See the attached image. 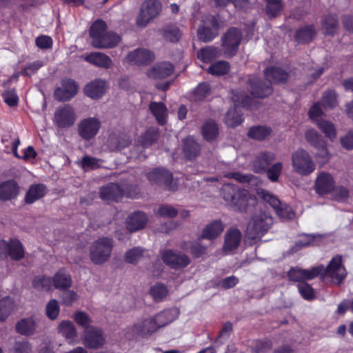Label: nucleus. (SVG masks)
<instances>
[{"label":"nucleus","mask_w":353,"mask_h":353,"mask_svg":"<svg viewBox=\"0 0 353 353\" xmlns=\"http://www.w3.org/2000/svg\"><path fill=\"white\" fill-rule=\"evenodd\" d=\"M321 274L330 276L334 283L340 285L347 275L343 265L342 256L338 254L334 256L325 268L323 265H319L311 270L292 268L288 272V276L290 280L301 283L303 280L312 279Z\"/></svg>","instance_id":"1"},{"label":"nucleus","mask_w":353,"mask_h":353,"mask_svg":"<svg viewBox=\"0 0 353 353\" xmlns=\"http://www.w3.org/2000/svg\"><path fill=\"white\" fill-rule=\"evenodd\" d=\"M221 194L227 204L239 212H252L257 204L255 196L251 194L247 190L232 184L223 185Z\"/></svg>","instance_id":"2"},{"label":"nucleus","mask_w":353,"mask_h":353,"mask_svg":"<svg viewBox=\"0 0 353 353\" xmlns=\"http://www.w3.org/2000/svg\"><path fill=\"white\" fill-rule=\"evenodd\" d=\"M136 185L122 183L121 184L110 183L100 189V197L106 202L116 201L121 199L123 195L135 198L138 194Z\"/></svg>","instance_id":"3"},{"label":"nucleus","mask_w":353,"mask_h":353,"mask_svg":"<svg viewBox=\"0 0 353 353\" xmlns=\"http://www.w3.org/2000/svg\"><path fill=\"white\" fill-rule=\"evenodd\" d=\"M232 100L234 103V107L230 108L225 114V123L230 128H234L243 121L242 114L238 110L239 105L252 109V99L248 95L245 94L241 92H233Z\"/></svg>","instance_id":"4"},{"label":"nucleus","mask_w":353,"mask_h":353,"mask_svg":"<svg viewBox=\"0 0 353 353\" xmlns=\"http://www.w3.org/2000/svg\"><path fill=\"white\" fill-rule=\"evenodd\" d=\"M273 224V219L268 212H261L253 216L247 227L248 239L257 241L269 230Z\"/></svg>","instance_id":"5"},{"label":"nucleus","mask_w":353,"mask_h":353,"mask_svg":"<svg viewBox=\"0 0 353 353\" xmlns=\"http://www.w3.org/2000/svg\"><path fill=\"white\" fill-rule=\"evenodd\" d=\"M113 248V241L108 237H101L93 242L90 248V260L97 265L108 261Z\"/></svg>","instance_id":"6"},{"label":"nucleus","mask_w":353,"mask_h":353,"mask_svg":"<svg viewBox=\"0 0 353 353\" xmlns=\"http://www.w3.org/2000/svg\"><path fill=\"white\" fill-rule=\"evenodd\" d=\"M292 163L294 171L303 176L310 174L316 167L309 153L301 148L292 154Z\"/></svg>","instance_id":"7"},{"label":"nucleus","mask_w":353,"mask_h":353,"mask_svg":"<svg viewBox=\"0 0 353 353\" xmlns=\"http://www.w3.org/2000/svg\"><path fill=\"white\" fill-rule=\"evenodd\" d=\"M161 10V3L159 0H145L137 18V25L141 28L145 27L159 15Z\"/></svg>","instance_id":"8"},{"label":"nucleus","mask_w":353,"mask_h":353,"mask_svg":"<svg viewBox=\"0 0 353 353\" xmlns=\"http://www.w3.org/2000/svg\"><path fill=\"white\" fill-rule=\"evenodd\" d=\"M242 39V33L236 28H230L222 37V50L226 57L236 54Z\"/></svg>","instance_id":"9"},{"label":"nucleus","mask_w":353,"mask_h":353,"mask_svg":"<svg viewBox=\"0 0 353 353\" xmlns=\"http://www.w3.org/2000/svg\"><path fill=\"white\" fill-rule=\"evenodd\" d=\"M76 114L73 108L65 104L57 108L54 114L53 122L59 128H67L74 125Z\"/></svg>","instance_id":"10"},{"label":"nucleus","mask_w":353,"mask_h":353,"mask_svg":"<svg viewBox=\"0 0 353 353\" xmlns=\"http://www.w3.org/2000/svg\"><path fill=\"white\" fill-rule=\"evenodd\" d=\"M146 176L150 183L163 187L168 190H175L176 187L172 183V174L163 168H156L147 173Z\"/></svg>","instance_id":"11"},{"label":"nucleus","mask_w":353,"mask_h":353,"mask_svg":"<svg viewBox=\"0 0 353 353\" xmlns=\"http://www.w3.org/2000/svg\"><path fill=\"white\" fill-rule=\"evenodd\" d=\"M101 121L96 117H89L80 121L78 125L79 136L85 140H90L98 133Z\"/></svg>","instance_id":"12"},{"label":"nucleus","mask_w":353,"mask_h":353,"mask_svg":"<svg viewBox=\"0 0 353 353\" xmlns=\"http://www.w3.org/2000/svg\"><path fill=\"white\" fill-rule=\"evenodd\" d=\"M248 89L254 98H265L272 93L270 83L258 77H252L248 81Z\"/></svg>","instance_id":"13"},{"label":"nucleus","mask_w":353,"mask_h":353,"mask_svg":"<svg viewBox=\"0 0 353 353\" xmlns=\"http://www.w3.org/2000/svg\"><path fill=\"white\" fill-rule=\"evenodd\" d=\"M161 258L165 264L174 269L185 268L190 263V259L187 255L172 250L164 251Z\"/></svg>","instance_id":"14"},{"label":"nucleus","mask_w":353,"mask_h":353,"mask_svg":"<svg viewBox=\"0 0 353 353\" xmlns=\"http://www.w3.org/2000/svg\"><path fill=\"white\" fill-rule=\"evenodd\" d=\"M61 86L55 89L54 98L59 101H67L71 99L78 91V86L74 81L65 79L61 81Z\"/></svg>","instance_id":"15"},{"label":"nucleus","mask_w":353,"mask_h":353,"mask_svg":"<svg viewBox=\"0 0 353 353\" xmlns=\"http://www.w3.org/2000/svg\"><path fill=\"white\" fill-rule=\"evenodd\" d=\"M105 338L103 332L94 327L86 328L84 336V344L89 348L98 349L105 343Z\"/></svg>","instance_id":"16"},{"label":"nucleus","mask_w":353,"mask_h":353,"mask_svg":"<svg viewBox=\"0 0 353 353\" xmlns=\"http://www.w3.org/2000/svg\"><path fill=\"white\" fill-rule=\"evenodd\" d=\"M127 59L135 65H148L154 61V55L148 49L137 48L128 53Z\"/></svg>","instance_id":"17"},{"label":"nucleus","mask_w":353,"mask_h":353,"mask_svg":"<svg viewBox=\"0 0 353 353\" xmlns=\"http://www.w3.org/2000/svg\"><path fill=\"white\" fill-rule=\"evenodd\" d=\"M276 159V156L270 152L259 153L252 162V169L255 173H264Z\"/></svg>","instance_id":"18"},{"label":"nucleus","mask_w":353,"mask_h":353,"mask_svg":"<svg viewBox=\"0 0 353 353\" xmlns=\"http://www.w3.org/2000/svg\"><path fill=\"white\" fill-rule=\"evenodd\" d=\"M211 28L205 26H201L197 30V37L204 42L212 41L218 35L219 23L214 16L209 18Z\"/></svg>","instance_id":"19"},{"label":"nucleus","mask_w":353,"mask_h":353,"mask_svg":"<svg viewBox=\"0 0 353 353\" xmlns=\"http://www.w3.org/2000/svg\"><path fill=\"white\" fill-rule=\"evenodd\" d=\"M334 186V181L332 175L322 172L316 179L314 189L319 194H324L331 192Z\"/></svg>","instance_id":"20"},{"label":"nucleus","mask_w":353,"mask_h":353,"mask_svg":"<svg viewBox=\"0 0 353 353\" xmlns=\"http://www.w3.org/2000/svg\"><path fill=\"white\" fill-rule=\"evenodd\" d=\"M174 72L173 65L168 62L155 65L147 72L148 77L154 79H162L170 77Z\"/></svg>","instance_id":"21"},{"label":"nucleus","mask_w":353,"mask_h":353,"mask_svg":"<svg viewBox=\"0 0 353 353\" xmlns=\"http://www.w3.org/2000/svg\"><path fill=\"white\" fill-rule=\"evenodd\" d=\"M105 91V81L96 79L88 83L84 88L85 94L93 99L101 98Z\"/></svg>","instance_id":"22"},{"label":"nucleus","mask_w":353,"mask_h":353,"mask_svg":"<svg viewBox=\"0 0 353 353\" xmlns=\"http://www.w3.org/2000/svg\"><path fill=\"white\" fill-rule=\"evenodd\" d=\"M148 221L145 214L137 212L128 217L126 221V228L131 232H135L143 228Z\"/></svg>","instance_id":"23"},{"label":"nucleus","mask_w":353,"mask_h":353,"mask_svg":"<svg viewBox=\"0 0 353 353\" xmlns=\"http://www.w3.org/2000/svg\"><path fill=\"white\" fill-rule=\"evenodd\" d=\"M177 316L178 311L176 309H168L159 312L152 317L159 330L171 323L177 318Z\"/></svg>","instance_id":"24"},{"label":"nucleus","mask_w":353,"mask_h":353,"mask_svg":"<svg viewBox=\"0 0 353 353\" xmlns=\"http://www.w3.org/2000/svg\"><path fill=\"white\" fill-rule=\"evenodd\" d=\"M132 329L133 332L141 336L150 335L158 330L153 317L145 319L134 324Z\"/></svg>","instance_id":"25"},{"label":"nucleus","mask_w":353,"mask_h":353,"mask_svg":"<svg viewBox=\"0 0 353 353\" xmlns=\"http://www.w3.org/2000/svg\"><path fill=\"white\" fill-rule=\"evenodd\" d=\"M85 60L97 67L109 68L112 65L111 59L102 52H92L85 56Z\"/></svg>","instance_id":"26"},{"label":"nucleus","mask_w":353,"mask_h":353,"mask_svg":"<svg viewBox=\"0 0 353 353\" xmlns=\"http://www.w3.org/2000/svg\"><path fill=\"white\" fill-rule=\"evenodd\" d=\"M224 226L219 220L214 221L208 224L203 230L201 239L212 240L218 237L223 231Z\"/></svg>","instance_id":"27"},{"label":"nucleus","mask_w":353,"mask_h":353,"mask_svg":"<svg viewBox=\"0 0 353 353\" xmlns=\"http://www.w3.org/2000/svg\"><path fill=\"white\" fill-rule=\"evenodd\" d=\"M265 76L270 83H283L286 82L289 77V74L287 72L278 67H272L266 69Z\"/></svg>","instance_id":"28"},{"label":"nucleus","mask_w":353,"mask_h":353,"mask_svg":"<svg viewBox=\"0 0 353 353\" xmlns=\"http://www.w3.org/2000/svg\"><path fill=\"white\" fill-rule=\"evenodd\" d=\"M52 282L56 289L65 290L72 283L70 274L64 269L59 270L53 276Z\"/></svg>","instance_id":"29"},{"label":"nucleus","mask_w":353,"mask_h":353,"mask_svg":"<svg viewBox=\"0 0 353 353\" xmlns=\"http://www.w3.org/2000/svg\"><path fill=\"white\" fill-rule=\"evenodd\" d=\"M241 239V232L237 229H230L225 233L223 250L230 252L236 249Z\"/></svg>","instance_id":"30"},{"label":"nucleus","mask_w":353,"mask_h":353,"mask_svg":"<svg viewBox=\"0 0 353 353\" xmlns=\"http://www.w3.org/2000/svg\"><path fill=\"white\" fill-rule=\"evenodd\" d=\"M321 238L322 236L320 234H300L299 240L296 241L295 245L292 248L291 250L293 252H296L303 248L316 245Z\"/></svg>","instance_id":"31"},{"label":"nucleus","mask_w":353,"mask_h":353,"mask_svg":"<svg viewBox=\"0 0 353 353\" xmlns=\"http://www.w3.org/2000/svg\"><path fill=\"white\" fill-rule=\"evenodd\" d=\"M18 192L17 184L12 180L5 181L0 185V200H11L17 196Z\"/></svg>","instance_id":"32"},{"label":"nucleus","mask_w":353,"mask_h":353,"mask_svg":"<svg viewBox=\"0 0 353 353\" xmlns=\"http://www.w3.org/2000/svg\"><path fill=\"white\" fill-rule=\"evenodd\" d=\"M183 153L188 160L196 158L201 153L200 145L192 138L183 141Z\"/></svg>","instance_id":"33"},{"label":"nucleus","mask_w":353,"mask_h":353,"mask_svg":"<svg viewBox=\"0 0 353 353\" xmlns=\"http://www.w3.org/2000/svg\"><path fill=\"white\" fill-rule=\"evenodd\" d=\"M107 25L101 20L94 22L90 29V36L92 38V45L96 43L98 46H103L99 39L106 32Z\"/></svg>","instance_id":"34"},{"label":"nucleus","mask_w":353,"mask_h":353,"mask_svg":"<svg viewBox=\"0 0 353 353\" xmlns=\"http://www.w3.org/2000/svg\"><path fill=\"white\" fill-rule=\"evenodd\" d=\"M37 328V321L32 318L23 319L16 325L17 332L23 335H32Z\"/></svg>","instance_id":"35"},{"label":"nucleus","mask_w":353,"mask_h":353,"mask_svg":"<svg viewBox=\"0 0 353 353\" xmlns=\"http://www.w3.org/2000/svg\"><path fill=\"white\" fill-rule=\"evenodd\" d=\"M159 32L165 40L170 42H176L181 37L179 28L173 24L165 26Z\"/></svg>","instance_id":"36"},{"label":"nucleus","mask_w":353,"mask_h":353,"mask_svg":"<svg viewBox=\"0 0 353 353\" xmlns=\"http://www.w3.org/2000/svg\"><path fill=\"white\" fill-rule=\"evenodd\" d=\"M46 194V186L42 184L32 185L30 187L25 197L26 203L32 204L43 197Z\"/></svg>","instance_id":"37"},{"label":"nucleus","mask_w":353,"mask_h":353,"mask_svg":"<svg viewBox=\"0 0 353 353\" xmlns=\"http://www.w3.org/2000/svg\"><path fill=\"white\" fill-rule=\"evenodd\" d=\"M316 31L313 26H306L296 30L295 39L298 43L310 42L314 37Z\"/></svg>","instance_id":"38"},{"label":"nucleus","mask_w":353,"mask_h":353,"mask_svg":"<svg viewBox=\"0 0 353 353\" xmlns=\"http://www.w3.org/2000/svg\"><path fill=\"white\" fill-rule=\"evenodd\" d=\"M8 255L13 260L20 261L24 256V250L21 243L17 239L10 240L8 243Z\"/></svg>","instance_id":"39"},{"label":"nucleus","mask_w":353,"mask_h":353,"mask_svg":"<svg viewBox=\"0 0 353 353\" xmlns=\"http://www.w3.org/2000/svg\"><path fill=\"white\" fill-rule=\"evenodd\" d=\"M120 37L112 32H105L99 39L103 46H98L96 43L92 46L96 48H110L116 46L120 41Z\"/></svg>","instance_id":"40"},{"label":"nucleus","mask_w":353,"mask_h":353,"mask_svg":"<svg viewBox=\"0 0 353 353\" xmlns=\"http://www.w3.org/2000/svg\"><path fill=\"white\" fill-rule=\"evenodd\" d=\"M202 134L205 140L211 141L215 139L219 134V128L216 123L213 120H208L202 128Z\"/></svg>","instance_id":"41"},{"label":"nucleus","mask_w":353,"mask_h":353,"mask_svg":"<svg viewBox=\"0 0 353 353\" xmlns=\"http://www.w3.org/2000/svg\"><path fill=\"white\" fill-rule=\"evenodd\" d=\"M159 137V131L156 128H148L140 137L139 142L143 148L151 146Z\"/></svg>","instance_id":"42"},{"label":"nucleus","mask_w":353,"mask_h":353,"mask_svg":"<svg viewBox=\"0 0 353 353\" xmlns=\"http://www.w3.org/2000/svg\"><path fill=\"white\" fill-rule=\"evenodd\" d=\"M150 110L156 117L158 123L163 125L165 122L167 108L161 102H152L150 105Z\"/></svg>","instance_id":"43"},{"label":"nucleus","mask_w":353,"mask_h":353,"mask_svg":"<svg viewBox=\"0 0 353 353\" xmlns=\"http://www.w3.org/2000/svg\"><path fill=\"white\" fill-rule=\"evenodd\" d=\"M339 26L338 19L336 15L330 14L325 16L322 21L323 30L326 34L336 33Z\"/></svg>","instance_id":"44"},{"label":"nucleus","mask_w":353,"mask_h":353,"mask_svg":"<svg viewBox=\"0 0 353 353\" xmlns=\"http://www.w3.org/2000/svg\"><path fill=\"white\" fill-rule=\"evenodd\" d=\"M219 50L214 46L201 48L197 53L198 59L205 63L211 61L212 59L219 57Z\"/></svg>","instance_id":"45"},{"label":"nucleus","mask_w":353,"mask_h":353,"mask_svg":"<svg viewBox=\"0 0 353 353\" xmlns=\"http://www.w3.org/2000/svg\"><path fill=\"white\" fill-rule=\"evenodd\" d=\"M318 128L325 134V137L333 140L336 136V130L334 125L324 119H316Z\"/></svg>","instance_id":"46"},{"label":"nucleus","mask_w":353,"mask_h":353,"mask_svg":"<svg viewBox=\"0 0 353 353\" xmlns=\"http://www.w3.org/2000/svg\"><path fill=\"white\" fill-rule=\"evenodd\" d=\"M150 294L156 302H160L166 298L168 290L164 284L157 283L150 288Z\"/></svg>","instance_id":"47"},{"label":"nucleus","mask_w":353,"mask_h":353,"mask_svg":"<svg viewBox=\"0 0 353 353\" xmlns=\"http://www.w3.org/2000/svg\"><path fill=\"white\" fill-rule=\"evenodd\" d=\"M257 196L265 203L269 204L274 210L279 206L281 202L276 195L264 189L257 190Z\"/></svg>","instance_id":"48"},{"label":"nucleus","mask_w":353,"mask_h":353,"mask_svg":"<svg viewBox=\"0 0 353 353\" xmlns=\"http://www.w3.org/2000/svg\"><path fill=\"white\" fill-rule=\"evenodd\" d=\"M270 132L271 129L270 128L258 125L252 127L248 132V136L250 138L261 141L265 139Z\"/></svg>","instance_id":"49"},{"label":"nucleus","mask_w":353,"mask_h":353,"mask_svg":"<svg viewBox=\"0 0 353 353\" xmlns=\"http://www.w3.org/2000/svg\"><path fill=\"white\" fill-rule=\"evenodd\" d=\"M14 308L13 301L8 296L0 300V321H5Z\"/></svg>","instance_id":"50"},{"label":"nucleus","mask_w":353,"mask_h":353,"mask_svg":"<svg viewBox=\"0 0 353 353\" xmlns=\"http://www.w3.org/2000/svg\"><path fill=\"white\" fill-rule=\"evenodd\" d=\"M59 330L68 339H72L77 335L76 328L70 321H62L59 325Z\"/></svg>","instance_id":"51"},{"label":"nucleus","mask_w":353,"mask_h":353,"mask_svg":"<svg viewBox=\"0 0 353 353\" xmlns=\"http://www.w3.org/2000/svg\"><path fill=\"white\" fill-rule=\"evenodd\" d=\"M230 70V64L226 61H219L208 68V72L214 75H223Z\"/></svg>","instance_id":"52"},{"label":"nucleus","mask_w":353,"mask_h":353,"mask_svg":"<svg viewBox=\"0 0 353 353\" xmlns=\"http://www.w3.org/2000/svg\"><path fill=\"white\" fill-rule=\"evenodd\" d=\"M52 279L45 276H37L32 281V286L39 290L48 291L52 288Z\"/></svg>","instance_id":"53"},{"label":"nucleus","mask_w":353,"mask_h":353,"mask_svg":"<svg viewBox=\"0 0 353 353\" xmlns=\"http://www.w3.org/2000/svg\"><path fill=\"white\" fill-rule=\"evenodd\" d=\"M277 216L282 220H290L294 217V212L290 206L281 202L279 205L274 210Z\"/></svg>","instance_id":"54"},{"label":"nucleus","mask_w":353,"mask_h":353,"mask_svg":"<svg viewBox=\"0 0 353 353\" xmlns=\"http://www.w3.org/2000/svg\"><path fill=\"white\" fill-rule=\"evenodd\" d=\"M305 138L306 141L314 148L322 145L323 142H325L321 135L314 129H309L306 130L305 132Z\"/></svg>","instance_id":"55"},{"label":"nucleus","mask_w":353,"mask_h":353,"mask_svg":"<svg viewBox=\"0 0 353 353\" xmlns=\"http://www.w3.org/2000/svg\"><path fill=\"white\" fill-rule=\"evenodd\" d=\"M143 250L139 247L133 248L126 252L125 261L129 263H137L143 256Z\"/></svg>","instance_id":"56"},{"label":"nucleus","mask_w":353,"mask_h":353,"mask_svg":"<svg viewBox=\"0 0 353 353\" xmlns=\"http://www.w3.org/2000/svg\"><path fill=\"white\" fill-rule=\"evenodd\" d=\"M283 169V164L277 162L269 167L265 172L267 173L268 178L272 182H276L279 180Z\"/></svg>","instance_id":"57"},{"label":"nucleus","mask_w":353,"mask_h":353,"mask_svg":"<svg viewBox=\"0 0 353 353\" xmlns=\"http://www.w3.org/2000/svg\"><path fill=\"white\" fill-rule=\"evenodd\" d=\"M281 8V0H267L266 12L270 18L275 17Z\"/></svg>","instance_id":"58"},{"label":"nucleus","mask_w":353,"mask_h":353,"mask_svg":"<svg viewBox=\"0 0 353 353\" xmlns=\"http://www.w3.org/2000/svg\"><path fill=\"white\" fill-rule=\"evenodd\" d=\"M59 311L60 308L57 300L52 299L48 303L46 314L50 320H55L58 317Z\"/></svg>","instance_id":"59"},{"label":"nucleus","mask_w":353,"mask_h":353,"mask_svg":"<svg viewBox=\"0 0 353 353\" xmlns=\"http://www.w3.org/2000/svg\"><path fill=\"white\" fill-rule=\"evenodd\" d=\"M100 160L90 156H84L80 163V165L84 170H94L99 167Z\"/></svg>","instance_id":"60"},{"label":"nucleus","mask_w":353,"mask_h":353,"mask_svg":"<svg viewBox=\"0 0 353 353\" xmlns=\"http://www.w3.org/2000/svg\"><path fill=\"white\" fill-rule=\"evenodd\" d=\"M321 103L325 108H332L336 105V95L332 91H327L322 97Z\"/></svg>","instance_id":"61"},{"label":"nucleus","mask_w":353,"mask_h":353,"mask_svg":"<svg viewBox=\"0 0 353 353\" xmlns=\"http://www.w3.org/2000/svg\"><path fill=\"white\" fill-rule=\"evenodd\" d=\"M297 288L303 299L312 300L314 298V290L308 283L301 282L297 285Z\"/></svg>","instance_id":"62"},{"label":"nucleus","mask_w":353,"mask_h":353,"mask_svg":"<svg viewBox=\"0 0 353 353\" xmlns=\"http://www.w3.org/2000/svg\"><path fill=\"white\" fill-rule=\"evenodd\" d=\"M210 91V85L208 83H201L195 88L194 98L197 101L204 99Z\"/></svg>","instance_id":"63"},{"label":"nucleus","mask_w":353,"mask_h":353,"mask_svg":"<svg viewBox=\"0 0 353 353\" xmlns=\"http://www.w3.org/2000/svg\"><path fill=\"white\" fill-rule=\"evenodd\" d=\"M157 214L163 217L173 218L177 215L178 211L171 205H163L159 208Z\"/></svg>","instance_id":"64"}]
</instances>
